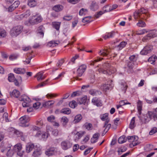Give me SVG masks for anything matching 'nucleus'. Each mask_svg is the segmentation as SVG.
<instances>
[{
	"mask_svg": "<svg viewBox=\"0 0 157 157\" xmlns=\"http://www.w3.org/2000/svg\"><path fill=\"white\" fill-rule=\"evenodd\" d=\"M111 52V49L109 48L105 47L104 49L101 50L99 52L100 55L103 56H107Z\"/></svg>",
	"mask_w": 157,
	"mask_h": 157,
	"instance_id": "obj_15",
	"label": "nucleus"
},
{
	"mask_svg": "<svg viewBox=\"0 0 157 157\" xmlns=\"http://www.w3.org/2000/svg\"><path fill=\"white\" fill-rule=\"evenodd\" d=\"M91 18V16H87L83 18L82 20V21L84 23H87L90 22V19Z\"/></svg>",
	"mask_w": 157,
	"mask_h": 157,
	"instance_id": "obj_44",
	"label": "nucleus"
},
{
	"mask_svg": "<svg viewBox=\"0 0 157 157\" xmlns=\"http://www.w3.org/2000/svg\"><path fill=\"white\" fill-rule=\"evenodd\" d=\"M99 92L98 90L94 89H91L89 91V94L91 95L94 96L99 94Z\"/></svg>",
	"mask_w": 157,
	"mask_h": 157,
	"instance_id": "obj_37",
	"label": "nucleus"
},
{
	"mask_svg": "<svg viewBox=\"0 0 157 157\" xmlns=\"http://www.w3.org/2000/svg\"><path fill=\"white\" fill-rule=\"evenodd\" d=\"M81 93V92L79 91L74 92L71 94V97H74L76 96L79 95Z\"/></svg>",
	"mask_w": 157,
	"mask_h": 157,
	"instance_id": "obj_51",
	"label": "nucleus"
},
{
	"mask_svg": "<svg viewBox=\"0 0 157 157\" xmlns=\"http://www.w3.org/2000/svg\"><path fill=\"white\" fill-rule=\"evenodd\" d=\"M113 86V85L112 84H103L102 86H101L100 87V89L104 91H106L107 90L111 89L112 87Z\"/></svg>",
	"mask_w": 157,
	"mask_h": 157,
	"instance_id": "obj_18",
	"label": "nucleus"
},
{
	"mask_svg": "<svg viewBox=\"0 0 157 157\" xmlns=\"http://www.w3.org/2000/svg\"><path fill=\"white\" fill-rule=\"evenodd\" d=\"M137 25L139 27H143L145 26V23L144 22L140 20L137 23Z\"/></svg>",
	"mask_w": 157,
	"mask_h": 157,
	"instance_id": "obj_49",
	"label": "nucleus"
},
{
	"mask_svg": "<svg viewBox=\"0 0 157 157\" xmlns=\"http://www.w3.org/2000/svg\"><path fill=\"white\" fill-rule=\"evenodd\" d=\"M6 35L5 31L2 29H0V37H5Z\"/></svg>",
	"mask_w": 157,
	"mask_h": 157,
	"instance_id": "obj_52",
	"label": "nucleus"
},
{
	"mask_svg": "<svg viewBox=\"0 0 157 157\" xmlns=\"http://www.w3.org/2000/svg\"><path fill=\"white\" fill-rule=\"evenodd\" d=\"M40 105V102H37L33 104V107L36 109H37L39 108Z\"/></svg>",
	"mask_w": 157,
	"mask_h": 157,
	"instance_id": "obj_63",
	"label": "nucleus"
},
{
	"mask_svg": "<svg viewBox=\"0 0 157 157\" xmlns=\"http://www.w3.org/2000/svg\"><path fill=\"white\" fill-rule=\"evenodd\" d=\"M57 96V95L56 94H52L51 93H49L48 94L46 95V96L47 98H53L56 97Z\"/></svg>",
	"mask_w": 157,
	"mask_h": 157,
	"instance_id": "obj_55",
	"label": "nucleus"
},
{
	"mask_svg": "<svg viewBox=\"0 0 157 157\" xmlns=\"http://www.w3.org/2000/svg\"><path fill=\"white\" fill-rule=\"evenodd\" d=\"M11 147L9 146L7 148V152L6 153V155L9 157H11L15 152L13 149L11 150Z\"/></svg>",
	"mask_w": 157,
	"mask_h": 157,
	"instance_id": "obj_28",
	"label": "nucleus"
},
{
	"mask_svg": "<svg viewBox=\"0 0 157 157\" xmlns=\"http://www.w3.org/2000/svg\"><path fill=\"white\" fill-rule=\"evenodd\" d=\"M92 102L94 105H96L97 106H100L102 105L101 101L96 97L92 99Z\"/></svg>",
	"mask_w": 157,
	"mask_h": 157,
	"instance_id": "obj_19",
	"label": "nucleus"
},
{
	"mask_svg": "<svg viewBox=\"0 0 157 157\" xmlns=\"http://www.w3.org/2000/svg\"><path fill=\"white\" fill-rule=\"evenodd\" d=\"M32 58V57H31L28 58V56H27V57H26L25 60L23 61V62L25 64H28L29 63Z\"/></svg>",
	"mask_w": 157,
	"mask_h": 157,
	"instance_id": "obj_56",
	"label": "nucleus"
},
{
	"mask_svg": "<svg viewBox=\"0 0 157 157\" xmlns=\"http://www.w3.org/2000/svg\"><path fill=\"white\" fill-rule=\"evenodd\" d=\"M56 152V148L50 147L47 149L45 152V153L46 155L50 156L54 155Z\"/></svg>",
	"mask_w": 157,
	"mask_h": 157,
	"instance_id": "obj_14",
	"label": "nucleus"
},
{
	"mask_svg": "<svg viewBox=\"0 0 157 157\" xmlns=\"http://www.w3.org/2000/svg\"><path fill=\"white\" fill-rule=\"evenodd\" d=\"M156 132H157V128L155 127L151 130L149 132V134L150 135H152Z\"/></svg>",
	"mask_w": 157,
	"mask_h": 157,
	"instance_id": "obj_64",
	"label": "nucleus"
},
{
	"mask_svg": "<svg viewBox=\"0 0 157 157\" xmlns=\"http://www.w3.org/2000/svg\"><path fill=\"white\" fill-rule=\"evenodd\" d=\"M37 4L35 0H28V5L30 7L35 6Z\"/></svg>",
	"mask_w": 157,
	"mask_h": 157,
	"instance_id": "obj_32",
	"label": "nucleus"
},
{
	"mask_svg": "<svg viewBox=\"0 0 157 157\" xmlns=\"http://www.w3.org/2000/svg\"><path fill=\"white\" fill-rule=\"evenodd\" d=\"M127 139L129 142H132L129 144V146L131 147H133L138 144V143L136 142L138 139L137 136H128Z\"/></svg>",
	"mask_w": 157,
	"mask_h": 157,
	"instance_id": "obj_10",
	"label": "nucleus"
},
{
	"mask_svg": "<svg viewBox=\"0 0 157 157\" xmlns=\"http://www.w3.org/2000/svg\"><path fill=\"white\" fill-rule=\"evenodd\" d=\"M53 10L56 12H59L61 11L63 9V6L59 5L54 6L53 8Z\"/></svg>",
	"mask_w": 157,
	"mask_h": 157,
	"instance_id": "obj_31",
	"label": "nucleus"
},
{
	"mask_svg": "<svg viewBox=\"0 0 157 157\" xmlns=\"http://www.w3.org/2000/svg\"><path fill=\"white\" fill-rule=\"evenodd\" d=\"M42 20L41 16L36 15L33 16L29 20V22L32 25L37 24L40 22Z\"/></svg>",
	"mask_w": 157,
	"mask_h": 157,
	"instance_id": "obj_5",
	"label": "nucleus"
},
{
	"mask_svg": "<svg viewBox=\"0 0 157 157\" xmlns=\"http://www.w3.org/2000/svg\"><path fill=\"white\" fill-rule=\"evenodd\" d=\"M148 10L144 8H141L140 10L135 11L133 13L135 19L136 20L138 18L146 20L149 17Z\"/></svg>",
	"mask_w": 157,
	"mask_h": 157,
	"instance_id": "obj_1",
	"label": "nucleus"
},
{
	"mask_svg": "<svg viewBox=\"0 0 157 157\" xmlns=\"http://www.w3.org/2000/svg\"><path fill=\"white\" fill-rule=\"evenodd\" d=\"M108 113H105L103 115H101L100 118L103 121H105L108 119Z\"/></svg>",
	"mask_w": 157,
	"mask_h": 157,
	"instance_id": "obj_46",
	"label": "nucleus"
},
{
	"mask_svg": "<svg viewBox=\"0 0 157 157\" xmlns=\"http://www.w3.org/2000/svg\"><path fill=\"white\" fill-rule=\"evenodd\" d=\"M122 87L123 88L122 90L124 91V93H125L126 92L128 86L126 83H123L121 84Z\"/></svg>",
	"mask_w": 157,
	"mask_h": 157,
	"instance_id": "obj_57",
	"label": "nucleus"
},
{
	"mask_svg": "<svg viewBox=\"0 0 157 157\" xmlns=\"http://www.w3.org/2000/svg\"><path fill=\"white\" fill-rule=\"evenodd\" d=\"M20 101H23L22 106L23 107H28L30 106V100L29 98L25 95L21 96L19 98Z\"/></svg>",
	"mask_w": 157,
	"mask_h": 157,
	"instance_id": "obj_6",
	"label": "nucleus"
},
{
	"mask_svg": "<svg viewBox=\"0 0 157 157\" xmlns=\"http://www.w3.org/2000/svg\"><path fill=\"white\" fill-rule=\"evenodd\" d=\"M55 119V118L54 116L52 115L48 117L47 118V120L48 121L52 123L54 122Z\"/></svg>",
	"mask_w": 157,
	"mask_h": 157,
	"instance_id": "obj_48",
	"label": "nucleus"
},
{
	"mask_svg": "<svg viewBox=\"0 0 157 157\" xmlns=\"http://www.w3.org/2000/svg\"><path fill=\"white\" fill-rule=\"evenodd\" d=\"M72 18V16L71 15H67L63 17V20L66 21H69L71 20Z\"/></svg>",
	"mask_w": 157,
	"mask_h": 157,
	"instance_id": "obj_47",
	"label": "nucleus"
},
{
	"mask_svg": "<svg viewBox=\"0 0 157 157\" xmlns=\"http://www.w3.org/2000/svg\"><path fill=\"white\" fill-rule=\"evenodd\" d=\"M59 43V42L58 40H52L49 42L47 46L48 47H53L57 46Z\"/></svg>",
	"mask_w": 157,
	"mask_h": 157,
	"instance_id": "obj_20",
	"label": "nucleus"
},
{
	"mask_svg": "<svg viewBox=\"0 0 157 157\" xmlns=\"http://www.w3.org/2000/svg\"><path fill=\"white\" fill-rule=\"evenodd\" d=\"M41 153V149L39 147H35L33 154V156L35 157H37L40 155Z\"/></svg>",
	"mask_w": 157,
	"mask_h": 157,
	"instance_id": "obj_17",
	"label": "nucleus"
},
{
	"mask_svg": "<svg viewBox=\"0 0 157 157\" xmlns=\"http://www.w3.org/2000/svg\"><path fill=\"white\" fill-rule=\"evenodd\" d=\"M121 106L124 105L126 104H130L131 103L128 102L127 100H121L119 102Z\"/></svg>",
	"mask_w": 157,
	"mask_h": 157,
	"instance_id": "obj_58",
	"label": "nucleus"
},
{
	"mask_svg": "<svg viewBox=\"0 0 157 157\" xmlns=\"http://www.w3.org/2000/svg\"><path fill=\"white\" fill-rule=\"evenodd\" d=\"M129 59L130 60V62H132L133 63L137 59L135 55L131 56L129 57Z\"/></svg>",
	"mask_w": 157,
	"mask_h": 157,
	"instance_id": "obj_60",
	"label": "nucleus"
},
{
	"mask_svg": "<svg viewBox=\"0 0 157 157\" xmlns=\"http://www.w3.org/2000/svg\"><path fill=\"white\" fill-rule=\"evenodd\" d=\"M115 34V33L114 31H112L110 33H106L105 35L102 36V37L105 40L110 38L112 37Z\"/></svg>",
	"mask_w": 157,
	"mask_h": 157,
	"instance_id": "obj_24",
	"label": "nucleus"
},
{
	"mask_svg": "<svg viewBox=\"0 0 157 157\" xmlns=\"http://www.w3.org/2000/svg\"><path fill=\"white\" fill-rule=\"evenodd\" d=\"M157 36V32L155 29L150 30L147 35L144 36L142 39V41H145L147 40H149L152 38H153Z\"/></svg>",
	"mask_w": 157,
	"mask_h": 157,
	"instance_id": "obj_7",
	"label": "nucleus"
},
{
	"mask_svg": "<svg viewBox=\"0 0 157 157\" xmlns=\"http://www.w3.org/2000/svg\"><path fill=\"white\" fill-rule=\"evenodd\" d=\"M55 102L53 101H48L44 102L43 104V106L45 108H49L53 105Z\"/></svg>",
	"mask_w": 157,
	"mask_h": 157,
	"instance_id": "obj_23",
	"label": "nucleus"
},
{
	"mask_svg": "<svg viewBox=\"0 0 157 157\" xmlns=\"http://www.w3.org/2000/svg\"><path fill=\"white\" fill-rule=\"evenodd\" d=\"M64 62V60L63 59H62L59 60L58 62L56 65L58 67H60L62 65Z\"/></svg>",
	"mask_w": 157,
	"mask_h": 157,
	"instance_id": "obj_54",
	"label": "nucleus"
},
{
	"mask_svg": "<svg viewBox=\"0 0 157 157\" xmlns=\"http://www.w3.org/2000/svg\"><path fill=\"white\" fill-rule=\"evenodd\" d=\"M69 106L72 108H74L77 105V103L75 101H73L69 103Z\"/></svg>",
	"mask_w": 157,
	"mask_h": 157,
	"instance_id": "obj_50",
	"label": "nucleus"
},
{
	"mask_svg": "<svg viewBox=\"0 0 157 157\" xmlns=\"http://www.w3.org/2000/svg\"><path fill=\"white\" fill-rule=\"evenodd\" d=\"M10 94L11 97L18 98L20 96V93L19 91L16 90H14L11 93H10Z\"/></svg>",
	"mask_w": 157,
	"mask_h": 157,
	"instance_id": "obj_25",
	"label": "nucleus"
},
{
	"mask_svg": "<svg viewBox=\"0 0 157 157\" xmlns=\"http://www.w3.org/2000/svg\"><path fill=\"white\" fill-rule=\"evenodd\" d=\"M127 71L129 73H132L133 70V67L134 63L132 62L128 61L127 63Z\"/></svg>",
	"mask_w": 157,
	"mask_h": 157,
	"instance_id": "obj_16",
	"label": "nucleus"
},
{
	"mask_svg": "<svg viewBox=\"0 0 157 157\" xmlns=\"http://www.w3.org/2000/svg\"><path fill=\"white\" fill-rule=\"evenodd\" d=\"M90 8L92 10L95 11L98 8V6L96 2H92L90 6Z\"/></svg>",
	"mask_w": 157,
	"mask_h": 157,
	"instance_id": "obj_29",
	"label": "nucleus"
},
{
	"mask_svg": "<svg viewBox=\"0 0 157 157\" xmlns=\"http://www.w3.org/2000/svg\"><path fill=\"white\" fill-rule=\"evenodd\" d=\"M15 78L14 75L12 73H10L8 75V80L10 82H13Z\"/></svg>",
	"mask_w": 157,
	"mask_h": 157,
	"instance_id": "obj_43",
	"label": "nucleus"
},
{
	"mask_svg": "<svg viewBox=\"0 0 157 157\" xmlns=\"http://www.w3.org/2000/svg\"><path fill=\"white\" fill-rule=\"evenodd\" d=\"M82 118V117L81 114H78L75 117L73 122L75 123H78L81 120Z\"/></svg>",
	"mask_w": 157,
	"mask_h": 157,
	"instance_id": "obj_35",
	"label": "nucleus"
},
{
	"mask_svg": "<svg viewBox=\"0 0 157 157\" xmlns=\"http://www.w3.org/2000/svg\"><path fill=\"white\" fill-rule=\"evenodd\" d=\"M125 136H122L120 137L118 140V142L119 144H122L126 141V139L125 138Z\"/></svg>",
	"mask_w": 157,
	"mask_h": 157,
	"instance_id": "obj_40",
	"label": "nucleus"
},
{
	"mask_svg": "<svg viewBox=\"0 0 157 157\" xmlns=\"http://www.w3.org/2000/svg\"><path fill=\"white\" fill-rule=\"evenodd\" d=\"M3 117L4 118H5L6 122H8L10 121L8 118V115L7 113H5L3 114Z\"/></svg>",
	"mask_w": 157,
	"mask_h": 157,
	"instance_id": "obj_53",
	"label": "nucleus"
},
{
	"mask_svg": "<svg viewBox=\"0 0 157 157\" xmlns=\"http://www.w3.org/2000/svg\"><path fill=\"white\" fill-rule=\"evenodd\" d=\"M35 77H37V79L38 81L43 80L46 77L45 76L43 75V73L41 72L38 73Z\"/></svg>",
	"mask_w": 157,
	"mask_h": 157,
	"instance_id": "obj_26",
	"label": "nucleus"
},
{
	"mask_svg": "<svg viewBox=\"0 0 157 157\" xmlns=\"http://www.w3.org/2000/svg\"><path fill=\"white\" fill-rule=\"evenodd\" d=\"M98 71L100 73L110 75L111 74L114 73L116 70L115 68L110 67L109 63H105L103 65L102 67L98 70Z\"/></svg>",
	"mask_w": 157,
	"mask_h": 157,
	"instance_id": "obj_2",
	"label": "nucleus"
},
{
	"mask_svg": "<svg viewBox=\"0 0 157 157\" xmlns=\"http://www.w3.org/2000/svg\"><path fill=\"white\" fill-rule=\"evenodd\" d=\"M21 144L20 143H18L14 146L13 149L14 152H17L18 155L21 156L23 155V152L21 151Z\"/></svg>",
	"mask_w": 157,
	"mask_h": 157,
	"instance_id": "obj_12",
	"label": "nucleus"
},
{
	"mask_svg": "<svg viewBox=\"0 0 157 157\" xmlns=\"http://www.w3.org/2000/svg\"><path fill=\"white\" fill-rule=\"evenodd\" d=\"M61 112L65 114H69L71 112V110L68 108H65L61 110Z\"/></svg>",
	"mask_w": 157,
	"mask_h": 157,
	"instance_id": "obj_41",
	"label": "nucleus"
},
{
	"mask_svg": "<svg viewBox=\"0 0 157 157\" xmlns=\"http://www.w3.org/2000/svg\"><path fill=\"white\" fill-rule=\"evenodd\" d=\"M84 127L88 130H90L92 129L93 126L91 124L86 122L84 125Z\"/></svg>",
	"mask_w": 157,
	"mask_h": 157,
	"instance_id": "obj_36",
	"label": "nucleus"
},
{
	"mask_svg": "<svg viewBox=\"0 0 157 157\" xmlns=\"http://www.w3.org/2000/svg\"><path fill=\"white\" fill-rule=\"evenodd\" d=\"M88 11L86 9H82L79 12V14L81 16H84L87 14Z\"/></svg>",
	"mask_w": 157,
	"mask_h": 157,
	"instance_id": "obj_42",
	"label": "nucleus"
},
{
	"mask_svg": "<svg viewBox=\"0 0 157 157\" xmlns=\"http://www.w3.org/2000/svg\"><path fill=\"white\" fill-rule=\"evenodd\" d=\"M135 117H133L129 125V128L131 129L133 128L136 126L135 124Z\"/></svg>",
	"mask_w": 157,
	"mask_h": 157,
	"instance_id": "obj_38",
	"label": "nucleus"
},
{
	"mask_svg": "<svg viewBox=\"0 0 157 157\" xmlns=\"http://www.w3.org/2000/svg\"><path fill=\"white\" fill-rule=\"evenodd\" d=\"M153 113L152 112L148 111L145 115L143 117H139L140 120L142 124H145L147 123L151 120Z\"/></svg>",
	"mask_w": 157,
	"mask_h": 157,
	"instance_id": "obj_4",
	"label": "nucleus"
},
{
	"mask_svg": "<svg viewBox=\"0 0 157 157\" xmlns=\"http://www.w3.org/2000/svg\"><path fill=\"white\" fill-rule=\"evenodd\" d=\"M48 137V133L42 132L40 139H47Z\"/></svg>",
	"mask_w": 157,
	"mask_h": 157,
	"instance_id": "obj_59",
	"label": "nucleus"
},
{
	"mask_svg": "<svg viewBox=\"0 0 157 157\" xmlns=\"http://www.w3.org/2000/svg\"><path fill=\"white\" fill-rule=\"evenodd\" d=\"M13 71L14 72L18 74H23L25 72L24 69L20 68H15L13 69Z\"/></svg>",
	"mask_w": 157,
	"mask_h": 157,
	"instance_id": "obj_27",
	"label": "nucleus"
},
{
	"mask_svg": "<svg viewBox=\"0 0 157 157\" xmlns=\"http://www.w3.org/2000/svg\"><path fill=\"white\" fill-rule=\"evenodd\" d=\"M144 48H146L147 51L148 53H150L152 49V46L150 45H147Z\"/></svg>",
	"mask_w": 157,
	"mask_h": 157,
	"instance_id": "obj_61",
	"label": "nucleus"
},
{
	"mask_svg": "<svg viewBox=\"0 0 157 157\" xmlns=\"http://www.w3.org/2000/svg\"><path fill=\"white\" fill-rule=\"evenodd\" d=\"M103 11H101L97 12L95 15V17L97 18H98L105 13L109 12L111 11V6L108 5L106 6L103 8Z\"/></svg>",
	"mask_w": 157,
	"mask_h": 157,
	"instance_id": "obj_8",
	"label": "nucleus"
},
{
	"mask_svg": "<svg viewBox=\"0 0 157 157\" xmlns=\"http://www.w3.org/2000/svg\"><path fill=\"white\" fill-rule=\"evenodd\" d=\"M86 68V66L85 64H82L80 66L77 70L78 77H81L84 73Z\"/></svg>",
	"mask_w": 157,
	"mask_h": 157,
	"instance_id": "obj_13",
	"label": "nucleus"
},
{
	"mask_svg": "<svg viewBox=\"0 0 157 157\" xmlns=\"http://www.w3.org/2000/svg\"><path fill=\"white\" fill-rule=\"evenodd\" d=\"M142 103L141 101L139 100L137 102V107L139 113L140 114L141 113Z\"/></svg>",
	"mask_w": 157,
	"mask_h": 157,
	"instance_id": "obj_34",
	"label": "nucleus"
},
{
	"mask_svg": "<svg viewBox=\"0 0 157 157\" xmlns=\"http://www.w3.org/2000/svg\"><path fill=\"white\" fill-rule=\"evenodd\" d=\"M23 29V27L22 25H19L14 26L10 30V35L13 37L17 36L22 32Z\"/></svg>",
	"mask_w": 157,
	"mask_h": 157,
	"instance_id": "obj_3",
	"label": "nucleus"
},
{
	"mask_svg": "<svg viewBox=\"0 0 157 157\" xmlns=\"http://www.w3.org/2000/svg\"><path fill=\"white\" fill-rule=\"evenodd\" d=\"M72 145V143L68 140H65L61 143V147L64 150H67L71 148Z\"/></svg>",
	"mask_w": 157,
	"mask_h": 157,
	"instance_id": "obj_11",
	"label": "nucleus"
},
{
	"mask_svg": "<svg viewBox=\"0 0 157 157\" xmlns=\"http://www.w3.org/2000/svg\"><path fill=\"white\" fill-rule=\"evenodd\" d=\"M85 133L86 132L85 131H82L80 132H77L76 133V135L78 136L79 138H80L82 137Z\"/></svg>",
	"mask_w": 157,
	"mask_h": 157,
	"instance_id": "obj_62",
	"label": "nucleus"
},
{
	"mask_svg": "<svg viewBox=\"0 0 157 157\" xmlns=\"http://www.w3.org/2000/svg\"><path fill=\"white\" fill-rule=\"evenodd\" d=\"M34 148V145L33 144L29 143L26 145V151L27 153H29Z\"/></svg>",
	"mask_w": 157,
	"mask_h": 157,
	"instance_id": "obj_21",
	"label": "nucleus"
},
{
	"mask_svg": "<svg viewBox=\"0 0 157 157\" xmlns=\"http://www.w3.org/2000/svg\"><path fill=\"white\" fill-rule=\"evenodd\" d=\"M100 136V134L96 133L93 135L91 139V142L92 143H94L97 142Z\"/></svg>",
	"mask_w": 157,
	"mask_h": 157,
	"instance_id": "obj_22",
	"label": "nucleus"
},
{
	"mask_svg": "<svg viewBox=\"0 0 157 157\" xmlns=\"http://www.w3.org/2000/svg\"><path fill=\"white\" fill-rule=\"evenodd\" d=\"M52 24L53 28H55L57 30H59L61 24L60 22H53L52 23Z\"/></svg>",
	"mask_w": 157,
	"mask_h": 157,
	"instance_id": "obj_33",
	"label": "nucleus"
},
{
	"mask_svg": "<svg viewBox=\"0 0 157 157\" xmlns=\"http://www.w3.org/2000/svg\"><path fill=\"white\" fill-rule=\"evenodd\" d=\"M30 120L29 117L28 116H24L21 117L19 119L20 123L19 125L20 126L25 127L28 126V125L26 124V123L28 122Z\"/></svg>",
	"mask_w": 157,
	"mask_h": 157,
	"instance_id": "obj_9",
	"label": "nucleus"
},
{
	"mask_svg": "<svg viewBox=\"0 0 157 157\" xmlns=\"http://www.w3.org/2000/svg\"><path fill=\"white\" fill-rule=\"evenodd\" d=\"M18 57V55L17 54H12L9 56L10 60H13L16 59Z\"/></svg>",
	"mask_w": 157,
	"mask_h": 157,
	"instance_id": "obj_45",
	"label": "nucleus"
},
{
	"mask_svg": "<svg viewBox=\"0 0 157 157\" xmlns=\"http://www.w3.org/2000/svg\"><path fill=\"white\" fill-rule=\"evenodd\" d=\"M127 43L125 41H122L118 45L116 48L118 51L121 50L123 48H124L127 44Z\"/></svg>",
	"mask_w": 157,
	"mask_h": 157,
	"instance_id": "obj_30",
	"label": "nucleus"
},
{
	"mask_svg": "<svg viewBox=\"0 0 157 157\" xmlns=\"http://www.w3.org/2000/svg\"><path fill=\"white\" fill-rule=\"evenodd\" d=\"M68 121V119L65 117H63L61 119V122L62 123L63 126H65L67 124Z\"/></svg>",
	"mask_w": 157,
	"mask_h": 157,
	"instance_id": "obj_39",
	"label": "nucleus"
}]
</instances>
